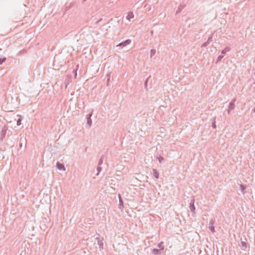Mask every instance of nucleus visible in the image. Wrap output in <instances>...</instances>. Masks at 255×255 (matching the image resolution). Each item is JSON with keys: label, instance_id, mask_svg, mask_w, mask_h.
Listing matches in <instances>:
<instances>
[{"label": "nucleus", "instance_id": "f257e3e1", "mask_svg": "<svg viewBox=\"0 0 255 255\" xmlns=\"http://www.w3.org/2000/svg\"><path fill=\"white\" fill-rule=\"evenodd\" d=\"M92 116V114L87 115V125L89 128H91L92 125V120L91 119Z\"/></svg>", "mask_w": 255, "mask_h": 255}, {"label": "nucleus", "instance_id": "4468645a", "mask_svg": "<svg viewBox=\"0 0 255 255\" xmlns=\"http://www.w3.org/2000/svg\"><path fill=\"white\" fill-rule=\"evenodd\" d=\"M190 209L192 212H194L195 210V206H194L193 203L192 204H190Z\"/></svg>", "mask_w": 255, "mask_h": 255}, {"label": "nucleus", "instance_id": "423d86ee", "mask_svg": "<svg viewBox=\"0 0 255 255\" xmlns=\"http://www.w3.org/2000/svg\"><path fill=\"white\" fill-rule=\"evenodd\" d=\"M7 128L6 126H3L1 129V135L2 137H4L6 133Z\"/></svg>", "mask_w": 255, "mask_h": 255}, {"label": "nucleus", "instance_id": "4be33fe9", "mask_svg": "<svg viewBox=\"0 0 255 255\" xmlns=\"http://www.w3.org/2000/svg\"><path fill=\"white\" fill-rule=\"evenodd\" d=\"M209 44V43H207V41L205 43H204L203 44V46H207L208 44Z\"/></svg>", "mask_w": 255, "mask_h": 255}, {"label": "nucleus", "instance_id": "412c9836", "mask_svg": "<svg viewBox=\"0 0 255 255\" xmlns=\"http://www.w3.org/2000/svg\"><path fill=\"white\" fill-rule=\"evenodd\" d=\"M212 37H209L207 40V43H210L212 41Z\"/></svg>", "mask_w": 255, "mask_h": 255}, {"label": "nucleus", "instance_id": "39448f33", "mask_svg": "<svg viewBox=\"0 0 255 255\" xmlns=\"http://www.w3.org/2000/svg\"><path fill=\"white\" fill-rule=\"evenodd\" d=\"M97 242L98 245H99L100 250H102L103 249L104 242L103 239H100L99 238H97Z\"/></svg>", "mask_w": 255, "mask_h": 255}, {"label": "nucleus", "instance_id": "aec40b11", "mask_svg": "<svg viewBox=\"0 0 255 255\" xmlns=\"http://www.w3.org/2000/svg\"><path fill=\"white\" fill-rule=\"evenodd\" d=\"M212 37H209L207 40V43H210L212 41Z\"/></svg>", "mask_w": 255, "mask_h": 255}, {"label": "nucleus", "instance_id": "f03ea898", "mask_svg": "<svg viewBox=\"0 0 255 255\" xmlns=\"http://www.w3.org/2000/svg\"><path fill=\"white\" fill-rule=\"evenodd\" d=\"M131 42V40L127 39L124 42H122L117 45V47H125L129 44Z\"/></svg>", "mask_w": 255, "mask_h": 255}, {"label": "nucleus", "instance_id": "9d476101", "mask_svg": "<svg viewBox=\"0 0 255 255\" xmlns=\"http://www.w3.org/2000/svg\"><path fill=\"white\" fill-rule=\"evenodd\" d=\"M160 250L154 249L151 251V254L153 255H157L160 254Z\"/></svg>", "mask_w": 255, "mask_h": 255}, {"label": "nucleus", "instance_id": "a211bd4d", "mask_svg": "<svg viewBox=\"0 0 255 255\" xmlns=\"http://www.w3.org/2000/svg\"><path fill=\"white\" fill-rule=\"evenodd\" d=\"M5 60V58L0 59V64H1Z\"/></svg>", "mask_w": 255, "mask_h": 255}, {"label": "nucleus", "instance_id": "5701e85b", "mask_svg": "<svg viewBox=\"0 0 255 255\" xmlns=\"http://www.w3.org/2000/svg\"><path fill=\"white\" fill-rule=\"evenodd\" d=\"M222 54L224 55V54H225V51L224 50H223V51H222Z\"/></svg>", "mask_w": 255, "mask_h": 255}, {"label": "nucleus", "instance_id": "2eb2a0df", "mask_svg": "<svg viewBox=\"0 0 255 255\" xmlns=\"http://www.w3.org/2000/svg\"><path fill=\"white\" fill-rule=\"evenodd\" d=\"M158 247L159 248V250H160V251H162L164 249V246H163V242H160L158 245Z\"/></svg>", "mask_w": 255, "mask_h": 255}, {"label": "nucleus", "instance_id": "9b49d317", "mask_svg": "<svg viewBox=\"0 0 255 255\" xmlns=\"http://www.w3.org/2000/svg\"><path fill=\"white\" fill-rule=\"evenodd\" d=\"M235 108V104L233 102H231L228 106V113H229L231 110H232Z\"/></svg>", "mask_w": 255, "mask_h": 255}, {"label": "nucleus", "instance_id": "b1692460", "mask_svg": "<svg viewBox=\"0 0 255 255\" xmlns=\"http://www.w3.org/2000/svg\"><path fill=\"white\" fill-rule=\"evenodd\" d=\"M120 203H122V201L121 198L120 197Z\"/></svg>", "mask_w": 255, "mask_h": 255}, {"label": "nucleus", "instance_id": "20e7f679", "mask_svg": "<svg viewBox=\"0 0 255 255\" xmlns=\"http://www.w3.org/2000/svg\"><path fill=\"white\" fill-rule=\"evenodd\" d=\"M240 247H241L242 249L244 251H246L247 250L248 248V245L247 243L245 241H241L240 244Z\"/></svg>", "mask_w": 255, "mask_h": 255}, {"label": "nucleus", "instance_id": "f8f14e48", "mask_svg": "<svg viewBox=\"0 0 255 255\" xmlns=\"http://www.w3.org/2000/svg\"><path fill=\"white\" fill-rule=\"evenodd\" d=\"M156 51L155 49H151L150 51V57L152 58L153 56L155 55Z\"/></svg>", "mask_w": 255, "mask_h": 255}, {"label": "nucleus", "instance_id": "dca6fc26", "mask_svg": "<svg viewBox=\"0 0 255 255\" xmlns=\"http://www.w3.org/2000/svg\"><path fill=\"white\" fill-rule=\"evenodd\" d=\"M209 229L213 233H214L215 232V227H214V226L213 224L210 225Z\"/></svg>", "mask_w": 255, "mask_h": 255}, {"label": "nucleus", "instance_id": "0eeeda50", "mask_svg": "<svg viewBox=\"0 0 255 255\" xmlns=\"http://www.w3.org/2000/svg\"><path fill=\"white\" fill-rule=\"evenodd\" d=\"M240 188V191L242 194L244 195L246 193L245 190L246 189V186L242 184L239 185Z\"/></svg>", "mask_w": 255, "mask_h": 255}, {"label": "nucleus", "instance_id": "6e6552de", "mask_svg": "<svg viewBox=\"0 0 255 255\" xmlns=\"http://www.w3.org/2000/svg\"><path fill=\"white\" fill-rule=\"evenodd\" d=\"M152 175L156 179H158L159 178V173L155 169H153L152 170Z\"/></svg>", "mask_w": 255, "mask_h": 255}, {"label": "nucleus", "instance_id": "f3484780", "mask_svg": "<svg viewBox=\"0 0 255 255\" xmlns=\"http://www.w3.org/2000/svg\"><path fill=\"white\" fill-rule=\"evenodd\" d=\"M163 158L162 157V156H159L158 158V161L161 163L162 162V161L163 160Z\"/></svg>", "mask_w": 255, "mask_h": 255}, {"label": "nucleus", "instance_id": "ddd939ff", "mask_svg": "<svg viewBox=\"0 0 255 255\" xmlns=\"http://www.w3.org/2000/svg\"><path fill=\"white\" fill-rule=\"evenodd\" d=\"M133 17V14L132 12L128 14V15L127 16V19L130 21V19Z\"/></svg>", "mask_w": 255, "mask_h": 255}, {"label": "nucleus", "instance_id": "6ab92c4d", "mask_svg": "<svg viewBox=\"0 0 255 255\" xmlns=\"http://www.w3.org/2000/svg\"><path fill=\"white\" fill-rule=\"evenodd\" d=\"M223 55L219 56L218 58V61H220L223 57Z\"/></svg>", "mask_w": 255, "mask_h": 255}, {"label": "nucleus", "instance_id": "7ed1b4c3", "mask_svg": "<svg viewBox=\"0 0 255 255\" xmlns=\"http://www.w3.org/2000/svg\"><path fill=\"white\" fill-rule=\"evenodd\" d=\"M56 167L58 170H61V171H64L66 170L65 167L64 165V164L62 163H59V162H58L57 163Z\"/></svg>", "mask_w": 255, "mask_h": 255}, {"label": "nucleus", "instance_id": "1a4fd4ad", "mask_svg": "<svg viewBox=\"0 0 255 255\" xmlns=\"http://www.w3.org/2000/svg\"><path fill=\"white\" fill-rule=\"evenodd\" d=\"M17 117H19V119L17 120L16 122L17 126H20L21 124V122L23 120V117L20 115H17Z\"/></svg>", "mask_w": 255, "mask_h": 255}]
</instances>
